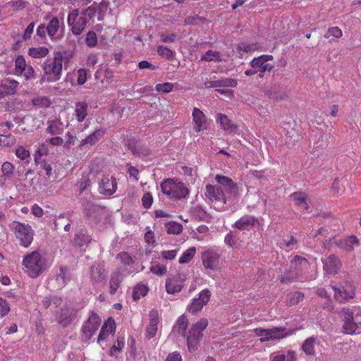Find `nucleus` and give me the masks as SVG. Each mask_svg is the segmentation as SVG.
I'll return each mask as SVG.
<instances>
[{
    "label": "nucleus",
    "mask_w": 361,
    "mask_h": 361,
    "mask_svg": "<svg viewBox=\"0 0 361 361\" xmlns=\"http://www.w3.org/2000/svg\"><path fill=\"white\" fill-rule=\"evenodd\" d=\"M315 268L314 262H310L307 259L295 256L291 261L290 268L281 277L283 283H290L295 281L307 280L310 279L309 270L312 271Z\"/></svg>",
    "instance_id": "obj_1"
},
{
    "label": "nucleus",
    "mask_w": 361,
    "mask_h": 361,
    "mask_svg": "<svg viewBox=\"0 0 361 361\" xmlns=\"http://www.w3.org/2000/svg\"><path fill=\"white\" fill-rule=\"evenodd\" d=\"M63 56L61 52L54 53L53 58H48L43 63L44 74L41 83L54 82L60 80L62 75Z\"/></svg>",
    "instance_id": "obj_2"
},
{
    "label": "nucleus",
    "mask_w": 361,
    "mask_h": 361,
    "mask_svg": "<svg viewBox=\"0 0 361 361\" xmlns=\"http://www.w3.org/2000/svg\"><path fill=\"white\" fill-rule=\"evenodd\" d=\"M23 269L31 278H37L47 269L46 260L39 251H33L23 259Z\"/></svg>",
    "instance_id": "obj_3"
},
{
    "label": "nucleus",
    "mask_w": 361,
    "mask_h": 361,
    "mask_svg": "<svg viewBox=\"0 0 361 361\" xmlns=\"http://www.w3.org/2000/svg\"><path fill=\"white\" fill-rule=\"evenodd\" d=\"M343 331L347 334L361 333V310L343 308Z\"/></svg>",
    "instance_id": "obj_4"
},
{
    "label": "nucleus",
    "mask_w": 361,
    "mask_h": 361,
    "mask_svg": "<svg viewBox=\"0 0 361 361\" xmlns=\"http://www.w3.org/2000/svg\"><path fill=\"white\" fill-rule=\"evenodd\" d=\"M162 192L171 200L185 199L189 194L185 184L179 179L168 178L161 183Z\"/></svg>",
    "instance_id": "obj_5"
},
{
    "label": "nucleus",
    "mask_w": 361,
    "mask_h": 361,
    "mask_svg": "<svg viewBox=\"0 0 361 361\" xmlns=\"http://www.w3.org/2000/svg\"><path fill=\"white\" fill-rule=\"evenodd\" d=\"M273 59V56L268 54H262L258 57H255L250 63L251 68L246 70L245 74L247 76L257 74L259 78H264L266 72L270 73L273 70L274 66L268 63V61Z\"/></svg>",
    "instance_id": "obj_6"
},
{
    "label": "nucleus",
    "mask_w": 361,
    "mask_h": 361,
    "mask_svg": "<svg viewBox=\"0 0 361 361\" xmlns=\"http://www.w3.org/2000/svg\"><path fill=\"white\" fill-rule=\"evenodd\" d=\"M9 228L15 234L19 244L28 247L33 241L35 231L31 226L17 221H13L9 224Z\"/></svg>",
    "instance_id": "obj_7"
},
{
    "label": "nucleus",
    "mask_w": 361,
    "mask_h": 361,
    "mask_svg": "<svg viewBox=\"0 0 361 361\" xmlns=\"http://www.w3.org/2000/svg\"><path fill=\"white\" fill-rule=\"evenodd\" d=\"M208 326V320L205 318H201L193 324L187 335V345L190 352H195L200 344L203 336V331Z\"/></svg>",
    "instance_id": "obj_8"
},
{
    "label": "nucleus",
    "mask_w": 361,
    "mask_h": 361,
    "mask_svg": "<svg viewBox=\"0 0 361 361\" xmlns=\"http://www.w3.org/2000/svg\"><path fill=\"white\" fill-rule=\"evenodd\" d=\"M255 333L257 336L261 337L262 341L279 340L290 336L293 331L283 327H274L271 329L257 328Z\"/></svg>",
    "instance_id": "obj_9"
},
{
    "label": "nucleus",
    "mask_w": 361,
    "mask_h": 361,
    "mask_svg": "<svg viewBox=\"0 0 361 361\" xmlns=\"http://www.w3.org/2000/svg\"><path fill=\"white\" fill-rule=\"evenodd\" d=\"M68 26L75 36H79L84 31L87 20L79 12L78 9L71 10L67 17Z\"/></svg>",
    "instance_id": "obj_10"
},
{
    "label": "nucleus",
    "mask_w": 361,
    "mask_h": 361,
    "mask_svg": "<svg viewBox=\"0 0 361 361\" xmlns=\"http://www.w3.org/2000/svg\"><path fill=\"white\" fill-rule=\"evenodd\" d=\"M215 180L226 193L228 201H233L238 194L237 184L226 176L216 175Z\"/></svg>",
    "instance_id": "obj_11"
},
{
    "label": "nucleus",
    "mask_w": 361,
    "mask_h": 361,
    "mask_svg": "<svg viewBox=\"0 0 361 361\" xmlns=\"http://www.w3.org/2000/svg\"><path fill=\"white\" fill-rule=\"evenodd\" d=\"M202 264L206 269L217 270L220 264V254L214 247L208 248L202 252Z\"/></svg>",
    "instance_id": "obj_12"
},
{
    "label": "nucleus",
    "mask_w": 361,
    "mask_h": 361,
    "mask_svg": "<svg viewBox=\"0 0 361 361\" xmlns=\"http://www.w3.org/2000/svg\"><path fill=\"white\" fill-rule=\"evenodd\" d=\"M100 324L101 319L99 317L97 314L92 312L82 326V340L85 341H89L97 332Z\"/></svg>",
    "instance_id": "obj_13"
},
{
    "label": "nucleus",
    "mask_w": 361,
    "mask_h": 361,
    "mask_svg": "<svg viewBox=\"0 0 361 361\" xmlns=\"http://www.w3.org/2000/svg\"><path fill=\"white\" fill-rule=\"evenodd\" d=\"M334 291V297L339 302L352 299L355 295V288L353 283L350 281H345L341 287H332Z\"/></svg>",
    "instance_id": "obj_14"
},
{
    "label": "nucleus",
    "mask_w": 361,
    "mask_h": 361,
    "mask_svg": "<svg viewBox=\"0 0 361 361\" xmlns=\"http://www.w3.org/2000/svg\"><path fill=\"white\" fill-rule=\"evenodd\" d=\"M211 298V292L205 288L199 293L198 298L192 299L191 304L188 307V311L195 314L201 311L209 301Z\"/></svg>",
    "instance_id": "obj_15"
},
{
    "label": "nucleus",
    "mask_w": 361,
    "mask_h": 361,
    "mask_svg": "<svg viewBox=\"0 0 361 361\" xmlns=\"http://www.w3.org/2000/svg\"><path fill=\"white\" fill-rule=\"evenodd\" d=\"M205 194L211 201L219 203L222 207L228 202L226 193L219 185L218 186L212 185H207Z\"/></svg>",
    "instance_id": "obj_16"
},
{
    "label": "nucleus",
    "mask_w": 361,
    "mask_h": 361,
    "mask_svg": "<svg viewBox=\"0 0 361 361\" xmlns=\"http://www.w3.org/2000/svg\"><path fill=\"white\" fill-rule=\"evenodd\" d=\"M203 84L206 88L235 87L238 82L236 80L228 78H221L217 80L215 78H205L203 79Z\"/></svg>",
    "instance_id": "obj_17"
},
{
    "label": "nucleus",
    "mask_w": 361,
    "mask_h": 361,
    "mask_svg": "<svg viewBox=\"0 0 361 361\" xmlns=\"http://www.w3.org/2000/svg\"><path fill=\"white\" fill-rule=\"evenodd\" d=\"M117 182L113 176H104L99 185V192L105 195H111L116 191Z\"/></svg>",
    "instance_id": "obj_18"
},
{
    "label": "nucleus",
    "mask_w": 361,
    "mask_h": 361,
    "mask_svg": "<svg viewBox=\"0 0 361 361\" xmlns=\"http://www.w3.org/2000/svg\"><path fill=\"white\" fill-rule=\"evenodd\" d=\"M259 226L258 219L252 215H244L235 222L233 227L239 231H250Z\"/></svg>",
    "instance_id": "obj_19"
},
{
    "label": "nucleus",
    "mask_w": 361,
    "mask_h": 361,
    "mask_svg": "<svg viewBox=\"0 0 361 361\" xmlns=\"http://www.w3.org/2000/svg\"><path fill=\"white\" fill-rule=\"evenodd\" d=\"M192 116L194 123L193 129L196 133L206 130L208 128L209 123L206 116L200 109L195 107Z\"/></svg>",
    "instance_id": "obj_20"
},
{
    "label": "nucleus",
    "mask_w": 361,
    "mask_h": 361,
    "mask_svg": "<svg viewBox=\"0 0 361 361\" xmlns=\"http://www.w3.org/2000/svg\"><path fill=\"white\" fill-rule=\"evenodd\" d=\"M323 263L325 271L329 274H336L341 267L338 257L334 255H329Z\"/></svg>",
    "instance_id": "obj_21"
},
{
    "label": "nucleus",
    "mask_w": 361,
    "mask_h": 361,
    "mask_svg": "<svg viewBox=\"0 0 361 361\" xmlns=\"http://www.w3.org/2000/svg\"><path fill=\"white\" fill-rule=\"evenodd\" d=\"M75 318V312L71 309H61L60 312L56 315V321L59 325L66 327L70 325Z\"/></svg>",
    "instance_id": "obj_22"
},
{
    "label": "nucleus",
    "mask_w": 361,
    "mask_h": 361,
    "mask_svg": "<svg viewBox=\"0 0 361 361\" xmlns=\"http://www.w3.org/2000/svg\"><path fill=\"white\" fill-rule=\"evenodd\" d=\"M18 86V82L15 80H6L0 85V99L8 95L14 94Z\"/></svg>",
    "instance_id": "obj_23"
},
{
    "label": "nucleus",
    "mask_w": 361,
    "mask_h": 361,
    "mask_svg": "<svg viewBox=\"0 0 361 361\" xmlns=\"http://www.w3.org/2000/svg\"><path fill=\"white\" fill-rule=\"evenodd\" d=\"M87 110L88 104L85 102L76 103L72 121L76 120L78 123L83 122L87 116Z\"/></svg>",
    "instance_id": "obj_24"
},
{
    "label": "nucleus",
    "mask_w": 361,
    "mask_h": 361,
    "mask_svg": "<svg viewBox=\"0 0 361 361\" xmlns=\"http://www.w3.org/2000/svg\"><path fill=\"white\" fill-rule=\"evenodd\" d=\"M115 331V323L114 320L109 319L102 326L101 331L98 336L97 342L102 345V342L106 341L110 334Z\"/></svg>",
    "instance_id": "obj_25"
},
{
    "label": "nucleus",
    "mask_w": 361,
    "mask_h": 361,
    "mask_svg": "<svg viewBox=\"0 0 361 361\" xmlns=\"http://www.w3.org/2000/svg\"><path fill=\"white\" fill-rule=\"evenodd\" d=\"M64 124L61 118H56L51 121H48L47 133L52 135H58L63 133L64 130Z\"/></svg>",
    "instance_id": "obj_26"
},
{
    "label": "nucleus",
    "mask_w": 361,
    "mask_h": 361,
    "mask_svg": "<svg viewBox=\"0 0 361 361\" xmlns=\"http://www.w3.org/2000/svg\"><path fill=\"white\" fill-rule=\"evenodd\" d=\"M90 279L93 284L105 279L104 269L99 264H94L90 268Z\"/></svg>",
    "instance_id": "obj_27"
},
{
    "label": "nucleus",
    "mask_w": 361,
    "mask_h": 361,
    "mask_svg": "<svg viewBox=\"0 0 361 361\" xmlns=\"http://www.w3.org/2000/svg\"><path fill=\"white\" fill-rule=\"evenodd\" d=\"M183 288V281L178 277L168 279L166 281V290L169 294L179 293Z\"/></svg>",
    "instance_id": "obj_28"
},
{
    "label": "nucleus",
    "mask_w": 361,
    "mask_h": 361,
    "mask_svg": "<svg viewBox=\"0 0 361 361\" xmlns=\"http://www.w3.org/2000/svg\"><path fill=\"white\" fill-rule=\"evenodd\" d=\"M57 288H62L71 280V274L67 267H61L56 277Z\"/></svg>",
    "instance_id": "obj_29"
},
{
    "label": "nucleus",
    "mask_w": 361,
    "mask_h": 361,
    "mask_svg": "<svg viewBox=\"0 0 361 361\" xmlns=\"http://www.w3.org/2000/svg\"><path fill=\"white\" fill-rule=\"evenodd\" d=\"M105 134V130L103 128H97L92 134L89 135L86 138L82 140L80 145H93L98 142Z\"/></svg>",
    "instance_id": "obj_30"
},
{
    "label": "nucleus",
    "mask_w": 361,
    "mask_h": 361,
    "mask_svg": "<svg viewBox=\"0 0 361 361\" xmlns=\"http://www.w3.org/2000/svg\"><path fill=\"white\" fill-rule=\"evenodd\" d=\"M290 197L300 209L307 210L308 209L307 195L305 193L293 192L290 195Z\"/></svg>",
    "instance_id": "obj_31"
},
{
    "label": "nucleus",
    "mask_w": 361,
    "mask_h": 361,
    "mask_svg": "<svg viewBox=\"0 0 361 361\" xmlns=\"http://www.w3.org/2000/svg\"><path fill=\"white\" fill-rule=\"evenodd\" d=\"M217 121H219L222 128L224 130L229 131L231 133H235L237 127L231 123L227 116L219 114L217 116Z\"/></svg>",
    "instance_id": "obj_32"
},
{
    "label": "nucleus",
    "mask_w": 361,
    "mask_h": 361,
    "mask_svg": "<svg viewBox=\"0 0 361 361\" xmlns=\"http://www.w3.org/2000/svg\"><path fill=\"white\" fill-rule=\"evenodd\" d=\"M315 343L314 337H309L305 339L302 345V350L307 355L313 356L315 355Z\"/></svg>",
    "instance_id": "obj_33"
},
{
    "label": "nucleus",
    "mask_w": 361,
    "mask_h": 361,
    "mask_svg": "<svg viewBox=\"0 0 361 361\" xmlns=\"http://www.w3.org/2000/svg\"><path fill=\"white\" fill-rule=\"evenodd\" d=\"M188 319L182 315L178 317V320L176 321V323L173 327V331L178 332L179 334H180L183 336H186L187 332L186 329L188 327Z\"/></svg>",
    "instance_id": "obj_34"
},
{
    "label": "nucleus",
    "mask_w": 361,
    "mask_h": 361,
    "mask_svg": "<svg viewBox=\"0 0 361 361\" xmlns=\"http://www.w3.org/2000/svg\"><path fill=\"white\" fill-rule=\"evenodd\" d=\"M27 53L33 59H41L47 56L49 49L45 47H31Z\"/></svg>",
    "instance_id": "obj_35"
},
{
    "label": "nucleus",
    "mask_w": 361,
    "mask_h": 361,
    "mask_svg": "<svg viewBox=\"0 0 361 361\" xmlns=\"http://www.w3.org/2000/svg\"><path fill=\"white\" fill-rule=\"evenodd\" d=\"M59 29V20L56 17L53 18L47 27V32L51 39H55Z\"/></svg>",
    "instance_id": "obj_36"
},
{
    "label": "nucleus",
    "mask_w": 361,
    "mask_h": 361,
    "mask_svg": "<svg viewBox=\"0 0 361 361\" xmlns=\"http://www.w3.org/2000/svg\"><path fill=\"white\" fill-rule=\"evenodd\" d=\"M99 211V207L92 204V202H87L84 204V213L88 219L96 218Z\"/></svg>",
    "instance_id": "obj_37"
},
{
    "label": "nucleus",
    "mask_w": 361,
    "mask_h": 361,
    "mask_svg": "<svg viewBox=\"0 0 361 361\" xmlns=\"http://www.w3.org/2000/svg\"><path fill=\"white\" fill-rule=\"evenodd\" d=\"M201 61H221V54L219 51L208 50L201 56Z\"/></svg>",
    "instance_id": "obj_38"
},
{
    "label": "nucleus",
    "mask_w": 361,
    "mask_h": 361,
    "mask_svg": "<svg viewBox=\"0 0 361 361\" xmlns=\"http://www.w3.org/2000/svg\"><path fill=\"white\" fill-rule=\"evenodd\" d=\"M238 51L240 55H243V53L252 52L258 49V45L256 43H247V42H240L237 47Z\"/></svg>",
    "instance_id": "obj_39"
},
{
    "label": "nucleus",
    "mask_w": 361,
    "mask_h": 361,
    "mask_svg": "<svg viewBox=\"0 0 361 361\" xmlns=\"http://www.w3.org/2000/svg\"><path fill=\"white\" fill-rule=\"evenodd\" d=\"M196 253V248L195 247H191L183 252L182 255L179 257V263L180 264H187L189 263L192 259L194 257Z\"/></svg>",
    "instance_id": "obj_40"
},
{
    "label": "nucleus",
    "mask_w": 361,
    "mask_h": 361,
    "mask_svg": "<svg viewBox=\"0 0 361 361\" xmlns=\"http://www.w3.org/2000/svg\"><path fill=\"white\" fill-rule=\"evenodd\" d=\"M157 53L161 57L169 60L174 59L176 56V52L173 50L162 45L157 47Z\"/></svg>",
    "instance_id": "obj_41"
},
{
    "label": "nucleus",
    "mask_w": 361,
    "mask_h": 361,
    "mask_svg": "<svg viewBox=\"0 0 361 361\" xmlns=\"http://www.w3.org/2000/svg\"><path fill=\"white\" fill-rule=\"evenodd\" d=\"M32 104L38 108H47L51 104L50 99L46 96H39L32 100Z\"/></svg>",
    "instance_id": "obj_42"
},
{
    "label": "nucleus",
    "mask_w": 361,
    "mask_h": 361,
    "mask_svg": "<svg viewBox=\"0 0 361 361\" xmlns=\"http://www.w3.org/2000/svg\"><path fill=\"white\" fill-rule=\"evenodd\" d=\"M148 293V288L146 285L140 284L135 286L133 291L134 300H138L141 297L145 296Z\"/></svg>",
    "instance_id": "obj_43"
},
{
    "label": "nucleus",
    "mask_w": 361,
    "mask_h": 361,
    "mask_svg": "<svg viewBox=\"0 0 361 361\" xmlns=\"http://www.w3.org/2000/svg\"><path fill=\"white\" fill-rule=\"evenodd\" d=\"M97 11V4L94 2L92 5L88 6L86 9L82 10L80 13L82 15V16H85L88 22L89 20H92L95 17Z\"/></svg>",
    "instance_id": "obj_44"
},
{
    "label": "nucleus",
    "mask_w": 361,
    "mask_h": 361,
    "mask_svg": "<svg viewBox=\"0 0 361 361\" xmlns=\"http://www.w3.org/2000/svg\"><path fill=\"white\" fill-rule=\"evenodd\" d=\"M121 279V276L118 274H114L111 276L110 281H109V287H110V293L114 295L117 291L118 288L120 286Z\"/></svg>",
    "instance_id": "obj_45"
},
{
    "label": "nucleus",
    "mask_w": 361,
    "mask_h": 361,
    "mask_svg": "<svg viewBox=\"0 0 361 361\" xmlns=\"http://www.w3.org/2000/svg\"><path fill=\"white\" fill-rule=\"evenodd\" d=\"M42 306L44 309H47L53 303L56 307H59L61 303V299L60 298L54 297L52 298L45 296L42 300Z\"/></svg>",
    "instance_id": "obj_46"
},
{
    "label": "nucleus",
    "mask_w": 361,
    "mask_h": 361,
    "mask_svg": "<svg viewBox=\"0 0 361 361\" xmlns=\"http://www.w3.org/2000/svg\"><path fill=\"white\" fill-rule=\"evenodd\" d=\"M165 228L168 233L178 234L182 231V225L176 221H169L165 224Z\"/></svg>",
    "instance_id": "obj_47"
},
{
    "label": "nucleus",
    "mask_w": 361,
    "mask_h": 361,
    "mask_svg": "<svg viewBox=\"0 0 361 361\" xmlns=\"http://www.w3.org/2000/svg\"><path fill=\"white\" fill-rule=\"evenodd\" d=\"M28 3L23 0L10 1L6 4V8H11L13 11L22 10L25 8Z\"/></svg>",
    "instance_id": "obj_48"
},
{
    "label": "nucleus",
    "mask_w": 361,
    "mask_h": 361,
    "mask_svg": "<svg viewBox=\"0 0 361 361\" xmlns=\"http://www.w3.org/2000/svg\"><path fill=\"white\" fill-rule=\"evenodd\" d=\"M27 66L24 57L21 55L18 56L15 60V71L16 74H22Z\"/></svg>",
    "instance_id": "obj_49"
},
{
    "label": "nucleus",
    "mask_w": 361,
    "mask_h": 361,
    "mask_svg": "<svg viewBox=\"0 0 361 361\" xmlns=\"http://www.w3.org/2000/svg\"><path fill=\"white\" fill-rule=\"evenodd\" d=\"M130 149L133 154L137 157H146L149 154V149L143 146L135 145L134 147H131Z\"/></svg>",
    "instance_id": "obj_50"
},
{
    "label": "nucleus",
    "mask_w": 361,
    "mask_h": 361,
    "mask_svg": "<svg viewBox=\"0 0 361 361\" xmlns=\"http://www.w3.org/2000/svg\"><path fill=\"white\" fill-rule=\"evenodd\" d=\"M97 37L94 31H89L85 37V43L89 47H95L97 44Z\"/></svg>",
    "instance_id": "obj_51"
},
{
    "label": "nucleus",
    "mask_w": 361,
    "mask_h": 361,
    "mask_svg": "<svg viewBox=\"0 0 361 361\" xmlns=\"http://www.w3.org/2000/svg\"><path fill=\"white\" fill-rule=\"evenodd\" d=\"M166 267L158 263H154L151 267L150 271L157 276H163L166 273Z\"/></svg>",
    "instance_id": "obj_52"
},
{
    "label": "nucleus",
    "mask_w": 361,
    "mask_h": 361,
    "mask_svg": "<svg viewBox=\"0 0 361 361\" xmlns=\"http://www.w3.org/2000/svg\"><path fill=\"white\" fill-rule=\"evenodd\" d=\"M173 89V85L171 82H164V83H159L157 84L155 86V90L158 92L161 93H169L171 92Z\"/></svg>",
    "instance_id": "obj_53"
},
{
    "label": "nucleus",
    "mask_w": 361,
    "mask_h": 361,
    "mask_svg": "<svg viewBox=\"0 0 361 361\" xmlns=\"http://www.w3.org/2000/svg\"><path fill=\"white\" fill-rule=\"evenodd\" d=\"M224 243L228 247L234 248L238 247L237 238L233 235L232 231L227 233L224 238Z\"/></svg>",
    "instance_id": "obj_54"
},
{
    "label": "nucleus",
    "mask_w": 361,
    "mask_h": 361,
    "mask_svg": "<svg viewBox=\"0 0 361 361\" xmlns=\"http://www.w3.org/2000/svg\"><path fill=\"white\" fill-rule=\"evenodd\" d=\"M16 142L14 136L9 134L7 135H0V146L8 147L13 145Z\"/></svg>",
    "instance_id": "obj_55"
},
{
    "label": "nucleus",
    "mask_w": 361,
    "mask_h": 361,
    "mask_svg": "<svg viewBox=\"0 0 361 361\" xmlns=\"http://www.w3.org/2000/svg\"><path fill=\"white\" fill-rule=\"evenodd\" d=\"M178 39L177 35L174 33L161 32L160 34V40L164 43H172Z\"/></svg>",
    "instance_id": "obj_56"
},
{
    "label": "nucleus",
    "mask_w": 361,
    "mask_h": 361,
    "mask_svg": "<svg viewBox=\"0 0 361 361\" xmlns=\"http://www.w3.org/2000/svg\"><path fill=\"white\" fill-rule=\"evenodd\" d=\"M343 35L341 30L338 27H329L324 35L325 38H329L331 36L336 38H340Z\"/></svg>",
    "instance_id": "obj_57"
},
{
    "label": "nucleus",
    "mask_w": 361,
    "mask_h": 361,
    "mask_svg": "<svg viewBox=\"0 0 361 361\" xmlns=\"http://www.w3.org/2000/svg\"><path fill=\"white\" fill-rule=\"evenodd\" d=\"M10 312V306L6 299L0 297V316L4 317Z\"/></svg>",
    "instance_id": "obj_58"
},
{
    "label": "nucleus",
    "mask_w": 361,
    "mask_h": 361,
    "mask_svg": "<svg viewBox=\"0 0 361 361\" xmlns=\"http://www.w3.org/2000/svg\"><path fill=\"white\" fill-rule=\"evenodd\" d=\"M16 155L21 160H27L30 158V152L25 147L20 146L16 149Z\"/></svg>",
    "instance_id": "obj_59"
},
{
    "label": "nucleus",
    "mask_w": 361,
    "mask_h": 361,
    "mask_svg": "<svg viewBox=\"0 0 361 361\" xmlns=\"http://www.w3.org/2000/svg\"><path fill=\"white\" fill-rule=\"evenodd\" d=\"M179 250H163L161 252V256L166 260H173L176 258Z\"/></svg>",
    "instance_id": "obj_60"
},
{
    "label": "nucleus",
    "mask_w": 361,
    "mask_h": 361,
    "mask_svg": "<svg viewBox=\"0 0 361 361\" xmlns=\"http://www.w3.org/2000/svg\"><path fill=\"white\" fill-rule=\"evenodd\" d=\"M153 203V197L149 192H145L142 197V204L144 208L149 209Z\"/></svg>",
    "instance_id": "obj_61"
},
{
    "label": "nucleus",
    "mask_w": 361,
    "mask_h": 361,
    "mask_svg": "<svg viewBox=\"0 0 361 361\" xmlns=\"http://www.w3.org/2000/svg\"><path fill=\"white\" fill-rule=\"evenodd\" d=\"M358 243H359V240H358L357 238L355 235H350L346 240V244H347L346 249L348 250H353L354 249L355 246L358 245Z\"/></svg>",
    "instance_id": "obj_62"
},
{
    "label": "nucleus",
    "mask_w": 361,
    "mask_h": 361,
    "mask_svg": "<svg viewBox=\"0 0 361 361\" xmlns=\"http://www.w3.org/2000/svg\"><path fill=\"white\" fill-rule=\"evenodd\" d=\"M77 77H78V85H83L85 83L87 80V71L84 68H80L77 72Z\"/></svg>",
    "instance_id": "obj_63"
},
{
    "label": "nucleus",
    "mask_w": 361,
    "mask_h": 361,
    "mask_svg": "<svg viewBox=\"0 0 361 361\" xmlns=\"http://www.w3.org/2000/svg\"><path fill=\"white\" fill-rule=\"evenodd\" d=\"M304 298L303 294L300 292H295L290 295L289 303L290 305H295L302 300Z\"/></svg>",
    "instance_id": "obj_64"
}]
</instances>
